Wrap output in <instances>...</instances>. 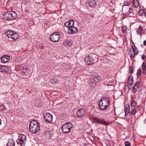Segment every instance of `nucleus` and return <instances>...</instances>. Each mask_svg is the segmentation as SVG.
<instances>
[{
	"label": "nucleus",
	"instance_id": "f257e3e1",
	"mask_svg": "<svg viewBox=\"0 0 146 146\" xmlns=\"http://www.w3.org/2000/svg\"><path fill=\"white\" fill-rule=\"evenodd\" d=\"M39 125L38 121L33 120L30 122L29 125L30 131L33 133H37L40 130Z\"/></svg>",
	"mask_w": 146,
	"mask_h": 146
},
{
	"label": "nucleus",
	"instance_id": "f03ea898",
	"mask_svg": "<svg viewBox=\"0 0 146 146\" xmlns=\"http://www.w3.org/2000/svg\"><path fill=\"white\" fill-rule=\"evenodd\" d=\"M17 17V13L13 11L7 12L5 13L3 15V19L8 21L14 20Z\"/></svg>",
	"mask_w": 146,
	"mask_h": 146
},
{
	"label": "nucleus",
	"instance_id": "7ed1b4c3",
	"mask_svg": "<svg viewBox=\"0 0 146 146\" xmlns=\"http://www.w3.org/2000/svg\"><path fill=\"white\" fill-rule=\"evenodd\" d=\"M109 101L107 99L102 98L99 103L100 109L102 110H106L109 105Z\"/></svg>",
	"mask_w": 146,
	"mask_h": 146
},
{
	"label": "nucleus",
	"instance_id": "20e7f679",
	"mask_svg": "<svg viewBox=\"0 0 146 146\" xmlns=\"http://www.w3.org/2000/svg\"><path fill=\"white\" fill-rule=\"evenodd\" d=\"M73 127V125L71 123L68 122L62 126V131L64 133H68L70 131V129Z\"/></svg>",
	"mask_w": 146,
	"mask_h": 146
},
{
	"label": "nucleus",
	"instance_id": "39448f33",
	"mask_svg": "<svg viewBox=\"0 0 146 146\" xmlns=\"http://www.w3.org/2000/svg\"><path fill=\"white\" fill-rule=\"evenodd\" d=\"M6 34L8 38H10L13 40H11L12 41H15L19 38L18 34L16 33H14L13 31L8 30L6 33Z\"/></svg>",
	"mask_w": 146,
	"mask_h": 146
},
{
	"label": "nucleus",
	"instance_id": "423d86ee",
	"mask_svg": "<svg viewBox=\"0 0 146 146\" xmlns=\"http://www.w3.org/2000/svg\"><path fill=\"white\" fill-rule=\"evenodd\" d=\"M27 138L26 136L23 134H20L19 136L18 139L16 141L17 144L21 146H25L26 143Z\"/></svg>",
	"mask_w": 146,
	"mask_h": 146
},
{
	"label": "nucleus",
	"instance_id": "0eeeda50",
	"mask_svg": "<svg viewBox=\"0 0 146 146\" xmlns=\"http://www.w3.org/2000/svg\"><path fill=\"white\" fill-rule=\"evenodd\" d=\"M100 79V77L98 76H92L89 81L90 85L92 87L95 86L96 83L99 82Z\"/></svg>",
	"mask_w": 146,
	"mask_h": 146
},
{
	"label": "nucleus",
	"instance_id": "6e6552de",
	"mask_svg": "<svg viewBox=\"0 0 146 146\" xmlns=\"http://www.w3.org/2000/svg\"><path fill=\"white\" fill-rule=\"evenodd\" d=\"M60 38V34L58 32H55L51 35L50 37V40L53 42H56L58 41Z\"/></svg>",
	"mask_w": 146,
	"mask_h": 146
},
{
	"label": "nucleus",
	"instance_id": "1a4fd4ad",
	"mask_svg": "<svg viewBox=\"0 0 146 146\" xmlns=\"http://www.w3.org/2000/svg\"><path fill=\"white\" fill-rule=\"evenodd\" d=\"M94 60L92 56H87L85 58L84 61L86 64L87 65H91L94 64Z\"/></svg>",
	"mask_w": 146,
	"mask_h": 146
},
{
	"label": "nucleus",
	"instance_id": "9d476101",
	"mask_svg": "<svg viewBox=\"0 0 146 146\" xmlns=\"http://www.w3.org/2000/svg\"><path fill=\"white\" fill-rule=\"evenodd\" d=\"M93 119L94 121H96L98 124H103L104 125H108L109 124L106 121L103 119L99 118L96 117H93Z\"/></svg>",
	"mask_w": 146,
	"mask_h": 146
},
{
	"label": "nucleus",
	"instance_id": "9b49d317",
	"mask_svg": "<svg viewBox=\"0 0 146 146\" xmlns=\"http://www.w3.org/2000/svg\"><path fill=\"white\" fill-rule=\"evenodd\" d=\"M44 119L45 121L48 123H51L52 121L53 116L51 114L48 113L44 116Z\"/></svg>",
	"mask_w": 146,
	"mask_h": 146
},
{
	"label": "nucleus",
	"instance_id": "f8f14e48",
	"mask_svg": "<svg viewBox=\"0 0 146 146\" xmlns=\"http://www.w3.org/2000/svg\"><path fill=\"white\" fill-rule=\"evenodd\" d=\"M76 114L78 117H82L85 115V111L83 109H80L77 111Z\"/></svg>",
	"mask_w": 146,
	"mask_h": 146
},
{
	"label": "nucleus",
	"instance_id": "ddd939ff",
	"mask_svg": "<svg viewBox=\"0 0 146 146\" xmlns=\"http://www.w3.org/2000/svg\"><path fill=\"white\" fill-rule=\"evenodd\" d=\"M74 21L73 20H70L64 23V26L68 29L74 26Z\"/></svg>",
	"mask_w": 146,
	"mask_h": 146
},
{
	"label": "nucleus",
	"instance_id": "4468645a",
	"mask_svg": "<svg viewBox=\"0 0 146 146\" xmlns=\"http://www.w3.org/2000/svg\"><path fill=\"white\" fill-rule=\"evenodd\" d=\"M78 31L77 28L74 26L68 29V33L70 34L76 33L78 32Z\"/></svg>",
	"mask_w": 146,
	"mask_h": 146
},
{
	"label": "nucleus",
	"instance_id": "2eb2a0df",
	"mask_svg": "<svg viewBox=\"0 0 146 146\" xmlns=\"http://www.w3.org/2000/svg\"><path fill=\"white\" fill-rule=\"evenodd\" d=\"M1 61L2 63H6L10 59V56L8 55H4L1 58Z\"/></svg>",
	"mask_w": 146,
	"mask_h": 146
},
{
	"label": "nucleus",
	"instance_id": "dca6fc26",
	"mask_svg": "<svg viewBox=\"0 0 146 146\" xmlns=\"http://www.w3.org/2000/svg\"><path fill=\"white\" fill-rule=\"evenodd\" d=\"M128 9L129 13V14H131V15H130V16L132 17H135L136 14L137 13V12H134V10H133V9L131 8V7L127 8L125 10H126L125 11H126L128 10Z\"/></svg>",
	"mask_w": 146,
	"mask_h": 146
},
{
	"label": "nucleus",
	"instance_id": "f3484780",
	"mask_svg": "<svg viewBox=\"0 0 146 146\" xmlns=\"http://www.w3.org/2000/svg\"><path fill=\"white\" fill-rule=\"evenodd\" d=\"M88 3L89 6L91 7H94L96 5L95 0H88Z\"/></svg>",
	"mask_w": 146,
	"mask_h": 146
},
{
	"label": "nucleus",
	"instance_id": "a211bd4d",
	"mask_svg": "<svg viewBox=\"0 0 146 146\" xmlns=\"http://www.w3.org/2000/svg\"><path fill=\"white\" fill-rule=\"evenodd\" d=\"M72 44V42L71 40H66L64 42V44L67 46H70Z\"/></svg>",
	"mask_w": 146,
	"mask_h": 146
},
{
	"label": "nucleus",
	"instance_id": "6ab92c4d",
	"mask_svg": "<svg viewBox=\"0 0 146 146\" xmlns=\"http://www.w3.org/2000/svg\"><path fill=\"white\" fill-rule=\"evenodd\" d=\"M124 111L125 115L129 114L130 112V106L128 104H126L125 106Z\"/></svg>",
	"mask_w": 146,
	"mask_h": 146
},
{
	"label": "nucleus",
	"instance_id": "aec40b11",
	"mask_svg": "<svg viewBox=\"0 0 146 146\" xmlns=\"http://www.w3.org/2000/svg\"><path fill=\"white\" fill-rule=\"evenodd\" d=\"M133 78L131 75H130L128 78L127 84V85H131L133 84Z\"/></svg>",
	"mask_w": 146,
	"mask_h": 146
},
{
	"label": "nucleus",
	"instance_id": "412c9836",
	"mask_svg": "<svg viewBox=\"0 0 146 146\" xmlns=\"http://www.w3.org/2000/svg\"><path fill=\"white\" fill-rule=\"evenodd\" d=\"M0 71L7 72V66L0 65Z\"/></svg>",
	"mask_w": 146,
	"mask_h": 146
},
{
	"label": "nucleus",
	"instance_id": "4be33fe9",
	"mask_svg": "<svg viewBox=\"0 0 146 146\" xmlns=\"http://www.w3.org/2000/svg\"><path fill=\"white\" fill-rule=\"evenodd\" d=\"M15 142L13 139H11L9 140L7 144V146H15Z\"/></svg>",
	"mask_w": 146,
	"mask_h": 146
},
{
	"label": "nucleus",
	"instance_id": "5701e85b",
	"mask_svg": "<svg viewBox=\"0 0 146 146\" xmlns=\"http://www.w3.org/2000/svg\"><path fill=\"white\" fill-rule=\"evenodd\" d=\"M111 78H108L104 83V85L108 86H112V82L111 81Z\"/></svg>",
	"mask_w": 146,
	"mask_h": 146
},
{
	"label": "nucleus",
	"instance_id": "b1692460",
	"mask_svg": "<svg viewBox=\"0 0 146 146\" xmlns=\"http://www.w3.org/2000/svg\"><path fill=\"white\" fill-rule=\"evenodd\" d=\"M124 3L125 4L124 5L123 7L122 10H123L124 11H125L126 9L129 7L128 6L130 5V3L128 2L125 1Z\"/></svg>",
	"mask_w": 146,
	"mask_h": 146
},
{
	"label": "nucleus",
	"instance_id": "393cba45",
	"mask_svg": "<svg viewBox=\"0 0 146 146\" xmlns=\"http://www.w3.org/2000/svg\"><path fill=\"white\" fill-rule=\"evenodd\" d=\"M137 110L135 108H131V110L130 111L129 114L131 115L135 114L137 112Z\"/></svg>",
	"mask_w": 146,
	"mask_h": 146
},
{
	"label": "nucleus",
	"instance_id": "a878e982",
	"mask_svg": "<svg viewBox=\"0 0 146 146\" xmlns=\"http://www.w3.org/2000/svg\"><path fill=\"white\" fill-rule=\"evenodd\" d=\"M133 3L134 5L135 8H137L139 5V3L137 0H134Z\"/></svg>",
	"mask_w": 146,
	"mask_h": 146
},
{
	"label": "nucleus",
	"instance_id": "bb28decb",
	"mask_svg": "<svg viewBox=\"0 0 146 146\" xmlns=\"http://www.w3.org/2000/svg\"><path fill=\"white\" fill-rule=\"evenodd\" d=\"M136 105V102L134 100L132 101L130 104L131 108H135Z\"/></svg>",
	"mask_w": 146,
	"mask_h": 146
},
{
	"label": "nucleus",
	"instance_id": "cd10ccee",
	"mask_svg": "<svg viewBox=\"0 0 146 146\" xmlns=\"http://www.w3.org/2000/svg\"><path fill=\"white\" fill-rule=\"evenodd\" d=\"M142 30V28L141 26H140L139 27L137 30V32L139 35H140L141 34Z\"/></svg>",
	"mask_w": 146,
	"mask_h": 146
},
{
	"label": "nucleus",
	"instance_id": "c85d7f7f",
	"mask_svg": "<svg viewBox=\"0 0 146 146\" xmlns=\"http://www.w3.org/2000/svg\"><path fill=\"white\" fill-rule=\"evenodd\" d=\"M50 82L52 84H54L57 83L58 81L56 78H53L50 80Z\"/></svg>",
	"mask_w": 146,
	"mask_h": 146
},
{
	"label": "nucleus",
	"instance_id": "c756f323",
	"mask_svg": "<svg viewBox=\"0 0 146 146\" xmlns=\"http://www.w3.org/2000/svg\"><path fill=\"white\" fill-rule=\"evenodd\" d=\"M133 50L134 52L135 55H136L138 53V50L136 46H135L132 49Z\"/></svg>",
	"mask_w": 146,
	"mask_h": 146
},
{
	"label": "nucleus",
	"instance_id": "7c9ffc66",
	"mask_svg": "<svg viewBox=\"0 0 146 146\" xmlns=\"http://www.w3.org/2000/svg\"><path fill=\"white\" fill-rule=\"evenodd\" d=\"M138 88V87L134 86L132 90V92L134 93L136 92H137Z\"/></svg>",
	"mask_w": 146,
	"mask_h": 146
},
{
	"label": "nucleus",
	"instance_id": "2f4dec72",
	"mask_svg": "<svg viewBox=\"0 0 146 146\" xmlns=\"http://www.w3.org/2000/svg\"><path fill=\"white\" fill-rule=\"evenodd\" d=\"M142 69L143 70L145 71L146 70V65L143 62L141 66Z\"/></svg>",
	"mask_w": 146,
	"mask_h": 146
},
{
	"label": "nucleus",
	"instance_id": "473e14b6",
	"mask_svg": "<svg viewBox=\"0 0 146 146\" xmlns=\"http://www.w3.org/2000/svg\"><path fill=\"white\" fill-rule=\"evenodd\" d=\"M145 11L143 9L140 10L138 12V14L141 16H142L143 14L144 13Z\"/></svg>",
	"mask_w": 146,
	"mask_h": 146
},
{
	"label": "nucleus",
	"instance_id": "72a5a7b5",
	"mask_svg": "<svg viewBox=\"0 0 146 146\" xmlns=\"http://www.w3.org/2000/svg\"><path fill=\"white\" fill-rule=\"evenodd\" d=\"M141 70L140 69H138V72H137V76L138 77H139L140 76L141 74Z\"/></svg>",
	"mask_w": 146,
	"mask_h": 146
},
{
	"label": "nucleus",
	"instance_id": "f704fd0d",
	"mask_svg": "<svg viewBox=\"0 0 146 146\" xmlns=\"http://www.w3.org/2000/svg\"><path fill=\"white\" fill-rule=\"evenodd\" d=\"M5 108L4 105H0V110H3L4 109H5Z\"/></svg>",
	"mask_w": 146,
	"mask_h": 146
},
{
	"label": "nucleus",
	"instance_id": "c9c22d12",
	"mask_svg": "<svg viewBox=\"0 0 146 146\" xmlns=\"http://www.w3.org/2000/svg\"><path fill=\"white\" fill-rule=\"evenodd\" d=\"M121 29H122V32H123L124 33H125L126 32V29L125 27L123 26L122 27Z\"/></svg>",
	"mask_w": 146,
	"mask_h": 146
},
{
	"label": "nucleus",
	"instance_id": "e433bc0d",
	"mask_svg": "<svg viewBox=\"0 0 146 146\" xmlns=\"http://www.w3.org/2000/svg\"><path fill=\"white\" fill-rule=\"evenodd\" d=\"M125 146H130V143L127 141H126L125 143Z\"/></svg>",
	"mask_w": 146,
	"mask_h": 146
},
{
	"label": "nucleus",
	"instance_id": "4c0bfd02",
	"mask_svg": "<svg viewBox=\"0 0 146 146\" xmlns=\"http://www.w3.org/2000/svg\"><path fill=\"white\" fill-rule=\"evenodd\" d=\"M140 83V82H139V81L135 83V84L134 85V86H137V87H138V88L139 86Z\"/></svg>",
	"mask_w": 146,
	"mask_h": 146
},
{
	"label": "nucleus",
	"instance_id": "58836bf2",
	"mask_svg": "<svg viewBox=\"0 0 146 146\" xmlns=\"http://www.w3.org/2000/svg\"><path fill=\"white\" fill-rule=\"evenodd\" d=\"M129 73L131 74H132L133 72V69L132 67H130L129 68Z\"/></svg>",
	"mask_w": 146,
	"mask_h": 146
},
{
	"label": "nucleus",
	"instance_id": "ea45409f",
	"mask_svg": "<svg viewBox=\"0 0 146 146\" xmlns=\"http://www.w3.org/2000/svg\"><path fill=\"white\" fill-rule=\"evenodd\" d=\"M141 58L142 60H144L146 58V56L144 55H142L141 56Z\"/></svg>",
	"mask_w": 146,
	"mask_h": 146
},
{
	"label": "nucleus",
	"instance_id": "a19ab883",
	"mask_svg": "<svg viewBox=\"0 0 146 146\" xmlns=\"http://www.w3.org/2000/svg\"><path fill=\"white\" fill-rule=\"evenodd\" d=\"M135 55H133V54H130V57L131 58L134 57Z\"/></svg>",
	"mask_w": 146,
	"mask_h": 146
},
{
	"label": "nucleus",
	"instance_id": "79ce46f5",
	"mask_svg": "<svg viewBox=\"0 0 146 146\" xmlns=\"http://www.w3.org/2000/svg\"><path fill=\"white\" fill-rule=\"evenodd\" d=\"M135 44H132V45L131 46V48H132V49L133 48H134V47H135Z\"/></svg>",
	"mask_w": 146,
	"mask_h": 146
},
{
	"label": "nucleus",
	"instance_id": "37998d69",
	"mask_svg": "<svg viewBox=\"0 0 146 146\" xmlns=\"http://www.w3.org/2000/svg\"><path fill=\"white\" fill-rule=\"evenodd\" d=\"M143 43L144 45H146V40L143 42Z\"/></svg>",
	"mask_w": 146,
	"mask_h": 146
},
{
	"label": "nucleus",
	"instance_id": "c03bdc74",
	"mask_svg": "<svg viewBox=\"0 0 146 146\" xmlns=\"http://www.w3.org/2000/svg\"><path fill=\"white\" fill-rule=\"evenodd\" d=\"M143 73H144V74L145 75H146V72H145V71H144L143 72Z\"/></svg>",
	"mask_w": 146,
	"mask_h": 146
},
{
	"label": "nucleus",
	"instance_id": "a18cd8bd",
	"mask_svg": "<svg viewBox=\"0 0 146 146\" xmlns=\"http://www.w3.org/2000/svg\"><path fill=\"white\" fill-rule=\"evenodd\" d=\"M144 122L145 124H146V118H145L144 120Z\"/></svg>",
	"mask_w": 146,
	"mask_h": 146
},
{
	"label": "nucleus",
	"instance_id": "49530a36",
	"mask_svg": "<svg viewBox=\"0 0 146 146\" xmlns=\"http://www.w3.org/2000/svg\"><path fill=\"white\" fill-rule=\"evenodd\" d=\"M1 120L0 119V125H1Z\"/></svg>",
	"mask_w": 146,
	"mask_h": 146
},
{
	"label": "nucleus",
	"instance_id": "de8ad7c7",
	"mask_svg": "<svg viewBox=\"0 0 146 146\" xmlns=\"http://www.w3.org/2000/svg\"><path fill=\"white\" fill-rule=\"evenodd\" d=\"M145 15L146 17V12L145 13Z\"/></svg>",
	"mask_w": 146,
	"mask_h": 146
},
{
	"label": "nucleus",
	"instance_id": "09e8293b",
	"mask_svg": "<svg viewBox=\"0 0 146 146\" xmlns=\"http://www.w3.org/2000/svg\"><path fill=\"white\" fill-rule=\"evenodd\" d=\"M129 52H131V50H130L129 51Z\"/></svg>",
	"mask_w": 146,
	"mask_h": 146
}]
</instances>
